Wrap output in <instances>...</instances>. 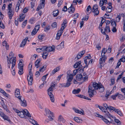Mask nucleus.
<instances>
[{
    "label": "nucleus",
    "instance_id": "nucleus-1",
    "mask_svg": "<svg viewBox=\"0 0 125 125\" xmlns=\"http://www.w3.org/2000/svg\"><path fill=\"white\" fill-rule=\"evenodd\" d=\"M7 62L8 63V66L9 68H10V64H12V69L15 66L16 59V57H14V54L12 52H10L9 56H7Z\"/></svg>",
    "mask_w": 125,
    "mask_h": 125
},
{
    "label": "nucleus",
    "instance_id": "nucleus-2",
    "mask_svg": "<svg viewBox=\"0 0 125 125\" xmlns=\"http://www.w3.org/2000/svg\"><path fill=\"white\" fill-rule=\"evenodd\" d=\"M32 62H31L29 65V68L30 70L29 71V75H28L27 77V80L28 82L29 85H31L32 84V82L33 80V75L32 73L31 72L32 66Z\"/></svg>",
    "mask_w": 125,
    "mask_h": 125
},
{
    "label": "nucleus",
    "instance_id": "nucleus-3",
    "mask_svg": "<svg viewBox=\"0 0 125 125\" xmlns=\"http://www.w3.org/2000/svg\"><path fill=\"white\" fill-rule=\"evenodd\" d=\"M53 91V88L52 87H50L47 90L48 95L50 98V99L51 102H54V99L53 95L51 92Z\"/></svg>",
    "mask_w": 125,
    "mask_h": 125
},
{
    "label": "nucleus",
    "instance_id": "nucleus-4",
    "mask_svg": "<svg viewBox=\"0 0 125 125\" xmlns=\"http://www.w3.org/2000/svg\"><path fill=\"white\" fill-rule=\"evenodd\" d=\"M92 12L94 14V16H96L99 14L98 6L97 4H95L93 6L92 9Z\"/></svg>",
    "mask_w": 125,
    "mask_h": 125
},
{
    "label": "nucleus",
    "instance_id": "nucleus-5",
    "mask_svg": "<svg viewBox=\"0 0 125 125\" xmlns=\"http://www.w3.org/2000/svg\"><path fill=\"white\" fill-rule=\"evenodd\" d=\"M19 100V101L21 106L25 107L26 106L27 103L26 101L21 96H18L17 97Z\"/></svg>",
    "mask_w": 125,
    "mask_h": 125
},
{
    "label": "nucleus",
    "instance_id": "nucleus-6",
    "mask_svg": "<svg viewBox=\"0 0 125 125\" xmlns=\"http://www.w3.org/2000/svg\"><path fill=\"white\" fill-rule=\"evenodd\" d=\"M94 90L93 89L92 85H89L88 88V92L90 98L92 97L94 95Z\"/></svg>",
    "mask_w": 125,
    "mask_h": 125
},
{
    "label": "nucleus",
    "instance_id": "nucleus-7",
    "mask_svg": "<svg viewBox=\"0 0 125 125\" xmlns=\"http://www.w3.org/2000/svg\"><path fill=\"white\" fill-rule=\"evenodd\" d=\"M109 118V120H107L103 116V117L102 118V120L106 124L109 125L110 123H111V124L115 125V123L114 120H112L110 117Z\"/></svg>",
    "mask_w": 125,
    "mask_h": 125
},
{
    "label": "nucleus",
    "instance_id": "nucleus-8",
    "mask_svg": "<svg viewBox=\"0 0 125 125\" xmlns=\"http://www.w3.org/2000/svg\"><path fill=\"white\" fill-rule=\"evenodd\" d=\"M91 57L90 54H88L87 56L85 57L84 58V62L85 64V65L83 67V69L85 68H87L88 67V64H87V62L88 60L91 59Z\"/></svg>",
    "mask_w": 125,
    "mask_h": 125
},
{
    "label": "nucleus",
    "instance_id": "nucleus-9",
    "mask_svg": "<svg viewBox=\"0 0 125 125\" xmlns=\"http://www.w3.org/2000/svg\"><path fill=\"white\" fill-rule=\"evenodd\" d=\"M112 110L113 111L116 113L118 114L120 116L122 117L123 116V115L122 112L119 109H116L114 107H111V108Z\"/></svg>",
    "mask_w": 125,
    "mask_h": 125
},
{
    "label": "nucleus",
    "instance_id": "nucleus-10",
    "mask_svg": "<svg viewBox=\"0 0 125 125\" xmlns=\"http://www.w3.org/2000/svg\"><path fill=\"white\" fill-rule=\"evenodd\" d=\"M45 1V0H40L41 3L40 5H39L36 9L37 11H38L40 9L44 8Z\"/></svg>",
    "mask_w": 125,
    "mask_h": 125
},
{
    "label": "nucleus",
    "instance_id": "nucleus-11",
    "mask_svg": "<svg viewBox=\"0 0 125 125\" xmlns=\"http://www.w3.org/2000/svg\"><path fill=\"white\" fill-rule=\"evenodd\" d=\"M104 109L102 110V111L105 113L104 116L105 117H108V118L111 117H113V116L111 115L107 111V109H105L104 108Z\"/></svg>",
    "mask_w": 125,
    "mask_h": 125
},
{
    "label": "nucleus",
    "instance_id": "nucleus-12",
    "mask_svg": "<svg viewBox=\"0 0 125 125\" xmlns=\"http://www.w3.org/2000/svg\"><path fill=\"white\" fill-rule=\"evenodd\" d=\"M100 83H98L96 82H94L93 83L92 87H93V89L95 90H97L99 88V87L100 85Z\"/></svg>",
    "mask_w": 125,
    "mask_h": 125
},
{
    "label": "nucleus",
    "instance_id": "nucleus-13",
    "mask_svg": "<svg viewBox=\"0 0 125 125\" xmlns=\"http://www.w3.org/2000/svg\"><path fill=\"white\" fill-rule=\"evenodd\" d=\"M68 77L67 76V82L68 83L70 84H69L70 85L72 84V83L71 82L73 79V75L72 74H68Z\"/></svg>",
    "mask_w": 125,
    "mask_h": 125
},
{
    "label": "nucleus",
    "instance_id": "nucleus-14",
    "mask_svg": "<svg viewBox=\"0 0 125 125\" xmlns=\"http://www.w3.org/2000/svg\"><path fill=\"white\" fill-rule=\"evenodd\" d=\"M42 59L41 58H39L37 59L35 62V66L36 67V68H38L40 67L41 65L40 64V62Z\"/></svg>",
    "mask_w": 125,
    "mask_h": 125
},
{
    "label": "nucleus",
    "instance_id": "nucleus-15",
    "mask_svg": "<svg viewBox=\"0 0 125 125\" xmlns=\"http://www.w3.org/2000/svg\"><path fill=\"white\" fill-rule=\"evenodd\" d=\"M68 12L70 13H72L74 11L75 9L73 4H71L70 7L68 9Z\"/></svg>",
    "mask_w": 125,
    "mask_h": 125
},
{
    "label": "nucleus",
    "instance_id": "nucleus-16",
    "mask_svg": "<svg viewBox=\"0 0 125 125\" xmlns=\"http://www.w3.org/2000/svg\"><path fill=\"white\" fill-rule=\"evenodd\" d=\"M44 48V51H45L46 52L49 53V52H51L52 51V50L51 49L52 48L51 46L47 47V46H43Z\"/></svg>",
    "mask_w": 125,
    "mask_h": 125
},
{
    "label": "nucleus",
    "instance_id": "nucleus-17",
    "mask_svg": "<svg viewBox=\"0 0 125 125\" xmlns=\"http://www.w3.org/2000/svg\"><path fill=\"white\" fill-rule=\"evenodd\" d=\"M70 84L66 82V83H63L60 84V85L59 86L60 87H68L70 85Z\"/></svg>",
    "mask_w": 125,
    "mask_h": 125
},
{
    "label": "nucleus",
    "instance_id": "nucleus-18",
    "mask_svg": "<svg viewBox=\"0 0 125 125\" xmlns=\"http://www.w3.org/2000/svg\"><path fill=\"white\" fill-rule=\"evenodd\" d=\"M28 38H26L23 40L21 42V44L20 45V47H23L26 44L27 41V40Z\"/></svg>",
    "mask_w": 125,
    "mask_h": 125
},
{
    "label": "nucleus",
    "instance_id": "nucleus-19",
    "mask_svg": "<svg viewBox=\"0 0 125 125\" xmlns=\"http://www.w3.org/2000/svg\"><path fill=\"white\" fill-rule=\"evenodd\" d=\"M23 110L24 116H25V115H26L27 116L29 117H31V115L30 114L29 112L27 111V110Z\"/></svg>",
    "mask_w": 125,
    "mask_h": 125
},
{
    "label": "nucleus",
    "instance_id": "nucleus-20",
    "mask_svg": "<svg viewBox=\"0 0 125 125\" xmlns=\"http://www.w3.org/2000/svg\"><path fill=\"white\" fill-rule=\"evenodd\" d=\"M113 118L114 119V121L115 123V124H116V123H117L118 125H121V122L118 119H115L116 117L115 116H113Z\"/></svg>",
    "mask_w": 125,
    "mask_h": 125
},
{
    "label": "nucleus",
    "instance_id": "nucleus-21",
    "mask_svg": "<svg viewBox=\"0 0 125 125\" xmlns=\"http://www.w3.org/2000/svg\"><path fill=\"white\" fill-rule=\"evenodd\" d=\"M76 79L78 81H80L82 80V76L81 74H78L76 75Z\"/></svg>",
    "mask_w": 125,
    "mask_h": 125
},
{
    "label": "nucleus",
    "instance_id": "nucleus-22",
    "mask_svg": "<svg viewBox=\"0 0 125 125\" xmlns=\"http://www.w3.org/2000/svg\"><path fill=\"white\" fill-rule=\"evenodd\" d=\"M101 85L98 88L99 92L102 93L103 92L104 90V86L102 84H100Z\"/></svg>",
    "mask_w": 125,
    "mask_h": 125
},
{
    "label": "nucleus",
    "instance_id": "nucleus-23",
    "mask_svg": "<svg viewBox=\"0 0 125 125\" xmlns=\"http://www.w3.org/2000/svg\"><path fill=\"white\" fill-rule=\"evenodd\" d=\"M24 114L23 110H21V111H20L19 113H18V115L21 118H23L25 117Z\"/></svg>",
    "mask_w": 125,
    "mask_h": 125
},
{
    "label": "nucleus",
    "instance_id": "nucleus-24",
    "mask_svg": "<svg viewBox=\"0 0 125 125\" xmlns=\"http://www.w3.org/2000/svg\"><path fill=\"white\" fill-rule=\"evenodd\" d=\"M19 68L18 73L20 75H21L23 73V66H20L18 68Z\"/></svg>",
    "mask_w": 125,
    "mask_h": 125
},
{
    "label": "nucleus",
    "instance_id": "nucleus-25",
    "mask_svg": "<svg viewBox=\"0 0 125 125\" xmlns=\"http://www.w3.org/2000/svg\"><path fill=\"white\" fill-rule=\"evenodd\" d=\"M121 16H122L123 17V25H124V31H125V14L122 13L121 14Z\"/></svg>",
    "mask_w": 125,
    "mask_h": 125
},
{
    "label": "nucleus",
    "instance_id": "nucleus-26",
    "mask_svg": "<svg viewBox=\"0 0 125 125\" xmlns=\"http://www.w3.org/2000/svg\"><path fill=\"white\" fill-rule=\"evenodd\" d=\"M104 30V31H105V32H106L107 33L110 31V27L109 26L106 25Z\"/></svg>",
    "mask_w": 125,
    "mask_h": 125
},
{
    "label": "nucleus",
    "instance_id": "nucleus-27",
    "mask_svg": "<svg viewBox=\"0 0 125 125\" xmlns=\"http://www.w3.org/2000/svg\"><path fill=\"white\" fill-rule=\"evenodd\" d=\"M45 111L47 116L49 115L50 114L52 116H53V113L50 111L49 110L45 109Z\"/></svg>",
    "mask_w": 125,
    "mask_h": 125
},
{
    "label": "nucleus",
    "instance_id": "nucleus-28",
    "mask_svg": "<svg viewBox=\"0 0 125 125\" xmlns=\"http://www.w3.org/2000/svg\"><path fill=\"white\" fill-rule=\"evenodd\" d=\"M58 120L60 122H62L63 123H64L65 121L61 115H60L58 117Z\"/></svg>",
    "mask_w": 125,
    "mask_h": 125
},
{
    "label": "nucleus",
    "instance_id": "nucleus-29",
    "mask_svg": "<svg viewBox=\"0 0 125 125\" xmlns=\"http://www.w3.org/2000/svg\"><path fill=\"white\" fill-rule=\"evenodd\" d=\"M74 120L76 122L78 123H81L82 122V120L79 118L77 117H75L74 118Z\"/></svg>",
    "mask_w": 125,
    "mask_h": 125
},
{
    "label": "nucleus",
    "instance_id": "nucleus-30",
    "mask_svg": "<svg viewBox=\"0 0 125 125\" xmlns=\"http://www.w3.org/2000/svg\"><path fill=\"white\" fill-rule=\"evenodd\" d=\"M48 53L46 52L45 51H44L42 54V57L43 59H46L48 56Z\"/></svg>",
    "mask_w": 125,
    "mask_h": 125
},
{
    "label": "nucleus",
    "instance_id": "nucleus-31",
    "mask_svg": "<svg viewBox=\"0 0 125 125\" xmlns=\"http://www.w3.org/2000/svg\"><path fill=\"white\" fill-rule=\"evenodd\" d=\"M103 106L104 107L106 108V109H107L109 110H110V111L112 109H111V107H113V106H108L107 105V104L105 103L104 104H103Z\"/></svg>",
    "mask_w": 125,
    "mask_h": 125
},
{
    "label": "nucleus",
    "instance_id": "nucleus-32",
    "mask_svg": "<svg viewBox=\"0 0 125 125\" xmlns=\"http://www.w3.org/2000/svg\"><path fill=\"white\" fill-rule=\"evenodd\" d=\"M8 14L9 15V17L10 19H11L12 18V16L13 15V13H12V10H9L8 13Z\"/></svg>",
    "mask_w": 125,
    "mask_h": 125
},
{
    "label": "nucleus",
    "instance_id": "nucleus-33",
    "mask_svg": "<svg viewBox=\"0 0 125 125\" xmlns=\"http://www.w3.org/2000/svg\"><path fill=\"white\" fill-rule=\"evenodd\" d=\"M118 98L121 100H123L125 98V96L121 94H119V93H117Z\"/></svg>",
    "mask_w": 125,
    "mask_h": 125
},
{
    "label": "nucleus",
    "instance_id": "nucleus-34",
    "mask_svg": "<svg viewBox=\"0 0 125 125\" xmlns=\"http://www.w3.org/2000/svg\"><path fill=\"white\" fill-rule=\"evenodd\" d=\"M46 67V65H44L42 67H40V68L39 71L42 73L45 70V69Z\"/></svg>",
    "mask_w": 125,
    "mask_h": 125
},
{
    "label": "nucleus",
    "instance_id": "nucleus-35",
    "mask_svg": "<svg viewBox=\"0 0 125 125\" xmlns=\"http://www.w3.org/2000/svg\"><path fill=\"white\" fill-rule=\"evenodd\" d=\"M53 15L54 17H56L59 14V10H56L53 12Z\"/></svg>",
    "mask_w": 125,
    "mask_h": 125
},
{
    "label": "nucleus",
    "instance_id": "nucleus-36",
    "mask_svg": "<svg viewBox=\"0 0 125 125\" xmlns=\"http://www.w3.org/2000/svg\"><path fill=\"white\" fill-rule=\"evenodd\" d=\"M114 20L112 19L111 21V24L113 27H116V22L115 21H113Z\"/></svg>",
    "mask_w": 125,
    "mask_h": 125
},
{
    "label": "nucleus",
    "instance_id": "nucleus-37",
    "mask_svg": "<svg viewBox=\"0 0 125 125\" xmlns=\"http://www.w3.org/2000/svg\"><path fill=\"white\" fill-rule=\"evenodd\" d=\"M80 91V89L79 88H78L77 89H74L72 93L73 94H78Z\"/></svg>",
    "mask_w": 125,
    "mask_h": 125
},
{
    "label": "nucleus",
    "instance_id": "nucleus-38",
    "mask_svg": "<svg viewBox=\"0 0 125 125\" xmlns=\"http://www.w3.org/2000/svg\"><path fill=\"white\" fill-rule=\"evenodd\" d=\"M103 29H101V32L102 34L104 35H105L106 36V39H107V40H108L109 39V36L105 32V31H103Z\"/></svg>",
    "mask_w": 125,
    "mask_h": 125
},
{
    "label": "nucleus",
    "instance_id": "nucleus-39",
    "mask_svg": "<svg viewBox=\"0 0 125 125\" xmlns=\"http://www.w3.org/2000/svg\"><path fill=\"white\" fill-rule=\"evenodd\" d=\"M81 61H80L76 63L73 66L74 68H76L77 67H78L79 65L81 64Z\"/></svg>",
    "mask_w": 125,
    "mask_h": 125
},
{
    "label": "nucleus",
    "instance_id": "nucleus-40",
    "mask_svg": "<svg viewBox=\"0 0 125 125\" xmlns=\"http://www.w3.org/2000/svg\"><path fill=\"white\" fill-rule=\"evenodd\" d=\"M20 6V3L18 1L17 3L16 7L15 8V11L17 12L19 9V7Z\"/></svg>",
    "mask_w": 125,
    "mask_h": 125
},
{
    "label": "nucleus",
    "instance_id": "nucleus-41",
    "mask_svg": "<svg viewBox=\"0 0 125 125\" xmlns=\"http://www.w3.org/2000/svg\"><path fill=\"white\" fill-rule=\"evenodd\" d=\"M20 90L19 89H16V90L15 91V97H17V96L16 95H19L20 94Z\"/></svg>",
    "mask_w": 125,
    "mask_h": 125
},
{
    "label": "nucleus",
    "instance_id": "nucleus-42",
    "mask_svg": "<svg viewBox=\"0 0 125 125\" xmlns=\"http://www.w3.org/2000/svg\"><path fill=\"white\" fill-rule=\"evenodd\" d=\"M112 7H107L106 9V11L107 13H110L112 11L111 8Z\"/></svg>",
    "mask_w": 125,
    "mask_h": 125
},
{
    "label": "nucleus",
    "instance_id": "nucleus-43",
    "mask_svg": "<svg viewBox=\"0 0 125 125\" xmlns=\"http://www.w3.org/2000/svg\"><path fill=\"white\" fill-rule=\"evenodd\" d=\"M44 47H42L41 48H38L37 49L36 51L38 52H41L42 51H44Z\"/></svg>",
    "mask_w": 125,
    "mask_h": 125
},
{
    "label": "nucleus",
    "instance_id": "nucleus-44",
    "mask_svg": "<svg viewBox=\"0 0 125 125\" xmlns=\"http://www.w3.org/2000/svg\"><path fill=\"white\" fill-rule=\"evenodd\" d=\"M121 19V16L120 14L117 15L116 18V21L117 22H119Z\"/></svg>",
    "mask_w": 125,
    "mask_h": 125
},
{
    "label": "nucleus",
    "instance_id": "nucleus-45",
    "mask_svg": "<svg viewBox=\"0 0 125 125\" xmlns=\"http://www.w3.org/2000/svg\"><path fill=\"white\" fill-rule=\"evenodd\" d=\"M35 20V19L34 18L32 17L30 19L29 22L31 24H33L34 23Z\"/></svg>",
    "mask_w": 125,
    "mask_h": 125
},
{
    "label": "nucleus",
    "instance_id": "nucleus-46",
    "mask_svg": "<svg viewBox=\"0 0 125 125\" xmlns=\"http://www.w3.org/2000/svg\"><path fill=\"white\" fill-rule=\"evenodd\" d=\"M81 55L79 53V54L77 55V57H75L74 59V60L75 61H77L78 60V59H79L81 58L82 57Z\"/></svg>",
    "mask_w": 125,
    "mask_h": 125
},
{
    "label": "nucleus",
    "instance_id": "nucleus-47",
    "mask_svg": "<svg viewBox=\"0 0 125 125\" xmlns=\"http://www.w3.org/2000/svg\"><path fill=\"white\" fill-rule=\"evenodd\" d=\"M51 28V27L50 25L47 26L45 28L44 31H47L49 30Z\"/></svg>",
    "mask_w": 125,
    "mask_h": 125
},
{
    "label": "nucleus",
    "instance_id": "nucleus-48",
    "mask_svg": "<svg viewBox=\"0 0 125 125\" xmlns=\"http://www.w3.org/2000/svg\"><path fill=\"white\" fill-rule=\"evenodd\" d=\"M3 118L4 120H6L9 122H10V119L6 115H4V116L3 117Z\"/></svg>",
    "mask_w": 125,
    "mask_h": 125
},
{
    "label": "nucleus",
    "instance_id": "nucleus-49",
    "mask_svg": "<svg viewBox=\"0 0 125 125\" xmlns=\"http://www.w3.org/2000/svg\"><path fill=\"white\" fill-rule=\"evenodd\" d=\"M86 10L87 11V12H89V11L91 10V11L90 12V13L92 11V9L91 8L90 5H89L87 7Z\"/></svg>",
    "mask_w": 125,
    "mask_h": 125
},
{
    "label": "nucleus",
    "instance_id": "nucleus-50",
    "mask_svg": "<svg viewBox=\"0 0 125 125\" xmlns=\"http://www.w3.org/2000/svg\"><path fill=\"white\" fill-rule=\"evenodd\" d=\"M117 93H116L114 95H112L111 96V98H112L113 100H115L116 97H117Z\"/></svg>",
    "mask_w": 125,
    "mask_h": 125
},
{
    "label": "nucleus",
    "instance_id": "nucleus-51",
    "mask_svg": "<svg viewBox=\"0 0 125 125\" xmlns=\"http://www.w3.org/2000/svg\"><path fill=\"white\" fill-rule=\"evenodd\" d=\"M48 74H46V75L43 76L42 78V80L43 81H45L47 76L48 75Z\"/></svg>",
    "mask_w": 125,
    "mask_h": 125
},
{
    "label": "nucleus",
    "instance_id": "nucleus-52",
    "mask_svg": "<svg viewBox=\"0 0 125 125\" xmlns=\"http://www.w3.org/2000/svg\"><path fill=\"white\" fill-rule=\"evenodd\" d=\"M32 122V124L34 125H39L37 123V122L33 119H31Z\"/></svg>",
    "mask_w": 125,
    "mask_h": 125
},
{
    "label": "nucleus",
    "instance_id": "nucleus-53",
    "mask_svg": "<svg viewBox=\"0 0 125 125\" xmlns=\"http://www.w3.org/2000/svg\"><path fill=\"white\" fill-rule=\"evenodd\" d=\"M88 78L87 76H85L84 77H83L82 76V80L83 82H86L87 81Z\"/></svg>",
    "mask_w": 125,
    "mask_h": 125
},
{
    "label": "nucleus",
    "instance_id": "nucleus-54",
    "mask_svg": "<svg viewBox=\"0 0 125 125\" xmlns=\"http://www.w3.org/2000/svg\"><path fill=\"white\" fill-rule=\"evenodd\" d=\"M57 26V23L55 22H53L52 25V28L56 27Z\"/></svg>",
    "mask_w": 125,
    "mask_h": 125
},
{
    "label": "nucleus",
    "instance_id": "nucleus-55",
    "mask_svg": "<svg viewBox=\"0 0 125 125\" xmlns=\"http://www.w3.org/2000/svg\"><path fill=\"white\" fill-rule=\"evenodd\" d=\"M38 31L34 29L32 31L31 33V34L32 35H35L37 32Z\"/></svg>",
    "mask_w": 125,
    "mask_h": 125
},
{
    "label": "nucleus",
    "instance_id": "nucleus-56",
    "mask_svg": "<svg viewBox=\"0 0 125 125\" xmlns=\"http://www.w3.org/2000/svg\"><path fill=\"white\" fill-rule=\"evenodd\" d=\"M77 72H79L80 73H82L84 71L83 68V69H80V68H78L77 69Z\"/></svg>",
    "mask_w": 125,
    "mask_h": 125
},
{
    "label": "nucleus",
    "instance_id": "nucleus-57",
    "mask_svg": "<svg viewBox=\"0 0 125 125\" xmlns=\"http://www.w3.org/2000/svg\"><path fill=\"white\" fill-rule=\"evenodd\" d=\"M40 28V25H36L35 27V28L34 29L35 30H36L37 31L39 30Z\"/></svg>",
    "mask_w": 125,
    "mask_h": 125
},
{
    "label": "nucleus",
    "instance_id": "nucleus-58",
    "mask_svg": "<svg viewBox=\"0 0 125 125\" xmlns=\"http://www.w3.org/2000/svg\"><path fill=\"white\" fill-rule=\"evenodd\" d=\"M27 20H26L22 23V28H24L26 25L27 22Z\"/></svg>",
    "mask_w": 125,
    "mask_h": 125
},
{
    "label": "nucleus",
    "instance_id": "nucleus-59",
    "mask_svg": "<svg viewBox=\"0 0 125 125\" xmlns=\"http://www.w3.org/2000/svg\"><path fill=\"white\" fill-rule=\"evenodd\" d=\"M120 62H123L125 61V57L124 56L122 57L119 60Z\"/></svg>",
    "mask_w": 125,
    "mask_h": 125
},
{
    "label": "nucleus",
    "instance_id": "nucleus-60",
    "mask_svg": "<svg viewBox=\"0 0 125 125\" xmlns=\"http://www.w3.org/2000/svg\"><path fill=\"white\" fill-rule=\"evenodd\" d=\"M107 51L106 49V48H104L102 49V51L101 53H102L103 54L104 53V54H105V53H106Z\"/></svg>",
    "mask_w": 125,
    "mask_h": 125
},
{
    "label": "nucleus",
    "instance_id": "nucleus-61",
    "mask_svg": "<svg viewBox=\"0 0 125 125\" xmlns=\"http://www.w3.org/2000/svg\"><path fill=\"white\" fill-rule=\"evenodd\" d=\"M0 27L2 29H4L5 28V26L2 22L0 21Z\"/></svg>",
    "mask_w": 125,
    "mask_h": 125
},
{
    "label": "nucleus",
    "instance_id": "nucleus-62",
    "mask_svg": "<svg viewBox=\"0 0 125 125\" xmlns=\"http://www.w3.org/2000/svg\"><path fill=\"white\" fill-rule=\"evenodd\" d=\"M63 1L62 0H59V2L58 4V6L59 7H60L61 5L62 4L63 2Z\"/></svg>",
    "mask_w": 125,
    "mask_h": 125
},
{
    "label": "nucleus",
    "instance_id": "nucleus-63",
    "mask_svg": "<svg viewBox=\"0 0 125 125\" xmlns=\"http://www.w3.org/2000/svg\"><path fill=\"white\" fill-rule=\"evenodd\" d=\"M95 115L97 117L100 118H101L103 117V116L99 115V114L96 113L95 114Z\"/></svg>",
    "mask_w": 125,
    "mask_h": 125
},
{
    "label": "nucleus",
    "instance_id": "nucleus-64",
    "mask_svg": "<svg viewBox=\"0 0 125 125\" xmlns=\"http://www.w3.org/2000/svg\"><path fill=\"white\" fill-rule=\"evenodd\" d=\"M111 84H110V85H113L115 83V79L114 78H111Z\"/></svg>",
    "mask_w": 125,
    "mask_h": 125
}]
</instances>
